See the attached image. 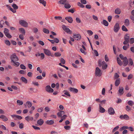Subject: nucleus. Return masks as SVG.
I'll use <instances>...</instances> for the list:
<instances>
[{
    "label": "nucleus",
    "instance_id": "obj_1",
    "mask_svg": "<svg viewBox=\"0 0 134 134\" xmlns=\"http://www.w3.org/2000/svg\"><path fill=\"white\" fill-rule=\"evenodd\" d=\"M130 36L129 34H126L124 36L125 41L123 42V44H127L129 42V39Z\"/></svg>",
    "mask_w": 134,
    "mask_h": 134
},
{
    "label": "nucleus",
    "instance_id": "obj_2",
    "mask_svg": "<svg viewBox=\"0 0 134 134\" xmlns=\"http://www.w3.org/2000/svg\"><path fill=\"white\" fill-rule=\"evenodd\" d=\"M10 59L11 62H14L18 61L19 60L18 57L15 54L11 56Z\"/></svg>",
    "mask_w": 134,
    "mask_h": 134
},
{
    "label": "nucleus",
    "instance_id": "obj_3",
    "mask_svg": "<svg viewBox=\"0 0 134 134\" xmlns=\"http://www.w3.org/2000/svg\"><path fill=\"white\" fill-rule=\"evenodd\" d=\"M102 74L100 70L98 67L96 68L95 71V75L96 76H100Z\"/></svg>",
    "mask_w": 134,
    "mask_h": 134
},
{
    "label": "nucleus",
    "instance_id": "obj_4",
    "mask_svg": "<svg viewBox=\"0 0 134 134\" xmlns=\"http://www.w3.org/2000/svg\"><path fill=\"white\" fill-rule=\"evenodd\" d=\"M19 23L20 25L25 27H28V24L24 20H20Z\"/></svg>",
    "mask_w": 134,
    "mask_h": 134
},
{
    "label": "nucleus",
    "instance_id": "obj_5",
    "mask_svg": "<svg viewBox=\"0 0 134 134\" xmlns=\"http://www.w3.org/2000/svg\"><path fill=\"white\" fill-rule=\"evenodd\" d=\"M45 90L47 92L49 93L53 92L54 91L53 89L51 88L49 85L46 86L45 87Z\"/></svg>",
    "mask_w": 134,
    "mask_h": 134
},
{
    "label": "nucleus",
    "instance_id": "obj_6",
    "mask_svg": "<svg viewBox=\"0 0 134 134\" xmlns=\"http://www.w3.org/2000/svg\"><path fill=\"white\" fill-rule=\"evenodd\" d=\"M62 27L63 30L66 32L69 33L71 34L72 33V31L69 28H67L66 26L64 25L62 26Z\"/></svg>",
    "mask_w": 134,
    "mask_h": 134
},
{
    "label": "nucleus",
    "instance_id": "obj_7",
    "mask_svg": "<svg viewBox=\"0 0 134 134\" xmlns=\"http://www.w3.org/2000/svg\"><path fill=\"white\" fill-rule=\"evenodd\" d=\"M44 53L47 55L51 56L52 57H53V55L51 54V51L48 49H43Z\"/></svg>",
    "mask_w": 134,
    "mask_h": 134
},
{
    "label": "nucleus",
    "instance_id": "obj_8",
    "mask_svg": "<svg viewBox=\"0 0 134 134\" xmlns=\"http://www.w3.org/2000/svg\"><path fill=\"white\" fill-rule=\"evenodd\" d=\"M108 112L110 115H113L115 113V111L112 107H110L108 110Z\"/></svg>",
    "mask_w": 134,
    "mask_h": 134
},
{
    "label": "nucleus",
    "instance_id": "obj_9",
    "mask_svg": "<svg viewBox=\"0 0 134 134\" xmlns=\"http://www.w3.org/2000/svg\"><path fill=\"white\" fill-rule=\"evenodd\" d=\"M120 118L122 120L125 119L127 120L130 119L129 116L127 114H125L124 115H121L120 116Z\"/></svg>",
    "mask_w": 134,
    "mask_h": 134
},
{
    "label": "nucleus",
    "instance_id": "obj_10",
    "mask_svg": "<svg viewBox=\"0 0 134 134\" xmlns=\"http://www.w3.org/2000/svg\"><path fill=\"white\" fill-rule=\"evenodd\" d=\"M120 29L118 23H116L114 26V30L115 32H117Z\"/></svg>",
    "mask_w": 134,
    "mask_h": 134
},
{
    "label": "nucleus",
    "instance_id": "obj_11",
    "mask_svg": "<svg viewBox=\"0 0 134 134\" xmlns=\"http://www.w3.org/2000/svg\"><path fill=\"white\" fill-rule=\"evenodd\" d=\"M69 90L71 92H72L74 93H77L78 91V90L75 88L70 87L69 89Z\"/></svg>",
    "mask_w": 134,
    "mask_h": 134
},
{
    "label": "nucleus",
    "instance_id": "obj_12",
    "mask_svg": "<svg viewBox=\"0 0 134 134\" xmlns=\"http://www.w3.org/2000/svg\"><path fill=\"white\" fill-rule=\"evenodd\" d=\"M73 37L75 39L77 40H80L81 37V35L79 34L74 35Z\"/></svg>",
    "mask_w": 134,
    "mask_h": 134
},
{
    "label": "nucleus",
    "instance_id": "obj_13",
    "mask_svg": "<svg viewBox=\"0 0 134 134\" xmlns=\"http://www.w3.org/2000/svg\"><path fill=\"white\" fill-rule=\"evenodd\" d=\"M119 95L120 96L122 95L124 93V88L122 87H119Z\"/></svg>",
    "mask_w": 134,
    "mask_h": 134
},
{
    "label": "nucleus",
    "instance_id": "obj_14",
    "mask_svg": "<svg viewBox=\"0 0 134 134\" xmlns=\"http://www.w3.org/2000/svg\"><path fill=\"white\" fill-rule=\"evenodd\" d=\"M65 19L70 23H72L73 21L72 18L70 16L65 17Z\"/></svg>",
    "mask_w": 134,
    "mask_h": 134
},
{
    "label": "nucleus",
    "instance_id": "obj_15",
    "mask_svg": "<svg viewBox=\"0 0 134 134\" xmlns=\"http://www.w3.org/2000/svg\"><path fill=\"white\" fill-rule=\"evenodd\" d=\"M101 66H102V69L103 70L105 69L107 66V64L104 61L102 62Z\"/></svg>",
    "mask_w": 134,
    "mask_h": 134
},
{
    "label": "nucleus",
    "instance_id": "obj_16",
    "mask_svg": "<svg viewBox=\"0 0 134 134\" xmlns=\"http://www.w3.org/2000/svg\"><path fill=\"white\" fill-rule=\"evenodd\" d=\"M125 58L123 60V62L124 63V66H126L128 64V60L126 57H125Z\"/></svg>",
    "mask_w": 134,
    "mask_h": 134
},
{
    "label": "nucleus",
    "instance_id": "obj_17",
    "mask_svg": "<svg viewBox=\"0 0 134 134\" xmlns=\"http://www.w3.org/2000/svg\"><path fill=\"white\" fill-rule=\"evenodd\" d=\"M54 123V121L53 120H48L46 121V124L50 125L53 124Z\"/></svg>",
    "mask_w": 134,
    "mask_h": 134
},
{
    "label": "nucleus",
    "instance_id": "obj_18",
    "mask_svg": "<svg viewBox=\"0 0 134 134\" xmlns=\"http://www.w3.org/2000/svg\"><path fill=\"white\" fill-rule=\"evenodd\" d=\"M0 118L2 119L4 121H7L8 120V119L6 116L3 115H2L0 116Z\"/></svg>",
    "mask_w": 134,
    "mask_h": 134
},
{
    "label": "nucleus",
    "instance_id": "obj_19",
    "mask_svg": "<svg viewBox=\"0 0 134 134\" xmlns=\"http://www.w3.org/2000/svg\"><path fill=\"white\" fill-rule=\"evenodd\" d=\"M25 119L27 121H32L33 120V118L32 117L30 116H26L25 118Z\"/></svg>",
    "mask_w": 134,
    "mask_h": 134
},
{
    "label": "nucleus",
    "instance_id": "obj_20",
    "mask_svg": "<svg viewBox=\"0 0 134 134\" xmlns=\"http://www.w3.org/2000/svg\"><path fill=\"white\" fill-rule=\"evenodd\" d=\"M99 111L101 113H104L105 111V110L101 106L100 104H99Z\"/></svg>",
    "mask_w": 134,
    "mask_h": 134
},
{
    "label": "nucleus",
    "instance_id": "obj_21",
    "mask_svg": "<svg viewBox=\"0 0 134 134\" xmlns=\"http://www.w3.org/2000/svg\"><path fill=\"white\" fill-rule=\"evenodd\" d=\"M44 122L43 120L41 119H40L37 121V124L39 125H42Z\"/></svg>",
    "mask_w": 134,
    "mask_h": 134
},
{
    "label": "nucleus",
    "instance_id": "obj_22",
    "mask_svg": "<svg viewBox=\"0 0 134 134\" xmlns=\"http://www.w3.org/2000/svg\"><path fill=\"white\" fill-rule=\"evenodd\" d=\"M125 25L127 26H128L130 25V22L129 20L128 19H126L124 22Z\"/></svg>",
    "mask_w": 134,
    "mask_h": 134
},
{
    "label": "nucleus",
    "instance_id": "obj_23",
    "mask_svg": "<svg viewBox=\"0 0 134 134\" xmlns=\"http://www.w3.org/2000/svg\"><path fill=\"white\" fill-rule=\"evenodd\" d=\"M121 12V10L119 8H116L115 10V13L116 14H119Z\"/></svg>",
    "mask_w": 134,
    "mask_h": 134
},
{
    "label": "nucleus",
    "instance_id": "obj_24",
    "mask_svg": "<svg viewBox=\"0 0 134 134\" xmlns=\"http://www.w3.org/2000/svg\"><path fill=\"white\" fill-rule=\"evenodd\" d=\"M120 83V80L119 78H118L115 81V85L116 86H118Z\"/></svg>",
    "mask_w": 134,
    "mask_h": 134
},
{
    "label": "nucleus",
    "instance_id": "obj_25",
    "mask_svg": "<svg viewBox=\"0 0 134 134\" xmlns=\"http://www.w3.org/2000/svg\"><path fill=\"white\" fill-rule=\"evenodd\" d=\"M102 24H103L105 26H108L109 24L108 21L105 20H103L102 22H101Z\"/></svg>",
    "mask_w": 134,
    "mask_h": 134
},
{
    "label": "nucleus",
    "instance_id": "obj_26",
    "mask_svg": "<svg viewBox=\"0 0 134 134\" xmlns=\"http://www.w3.org/2000/svg\"><path fill=\"white\" fill-rule=\"evenodd\" d=\"M19 31L22 33V34L25 35V31L24 29L23 28H20L19 29Z\"/></svg>",
    "mask_w": 134,
    "mask_h": 134
},
{
    "label": "nucleus",
    "instance_id": "obj_27",
    "mask_svg": "<svg viewBox=\"0 0 134 134\" xmlns=\"http://www.w3.org/2000/svg\"><path fill=\"white\" fill-rule=\"evenodd\" d=\"M7 6L8 8L9 7L10 10L12 11L13 13H16V10L15 9H13L10 6L8 5H7Z\"/></svg>",
    "mask_w": 134,
    "mask_h": 134
},
{
    "label": "nucleus",
    "instance_id": "obj_28",
    "mask_svg": "<svg viewBox=\"0 0 134 134\" xmlns=\"http://www.w3.org/2000/svg\"><path fill=\"white\" fill-rule=\"evenodd\" d=\"M21 80L24 82L26 83L27 82V80L24 77H22L21 78Z\"/></svg>",
    "mask_w": 134,
    "mask_h": 134
},
{
    "label": "nucleus",
    "instance_id": "obj_29",
    "mask_svg": "<svg viewBox=\"0 0 134 134\" xmlns=\"http://www.w3.org/2000/svg\"><path fill=\"white\" fill-rule=\"evenodd\" d=\"M117 60L118 63L120 66H121L122 65V62L120 60L119 58L118 57L117 58Z\"/></svg>",
    "mask_w": 134,
    "mask_h": 134
},
{
    "label": "nucleus",
    "instance_id": "obj_30",
    "mask_svg": "<svg viewBox=\"0 0 134 134\" xmlns=\"http://www.w3.org/2000/svg\"><path fill=\"white\" fill-rule=\"evenodd\" d=\"M5 69L7 71H8L9 69H12V67L10 65H8L7 66H6L5 67Z\"/></svg>",
    "mask_w": 134,
    "mask_h": 134
},
{
    "label": "nucleus",
    "instance_id": "obj_31",
    "mask_svg": "<svg viewBox=\"0 0 134 134\" xmlns=\"http://www.w3.org/2000/svg\"><path fill=\"white\" fill-rule=\"evenodd\" d=\"M26 104L28 108H30L32 105L31 103L29 101L27 102L26 103Z\"/></svg>",
    "mask_w": 134,
    "mask_h": 134
},
{
    "label": "nucleus",
    "instance_id": "obj_32",
    "mask_svg": "<svg viewBox=\"0 0 134 134\" xmlns=\"http://www.w3.org/2000/svg\"><path fill=\"white\" fill-rule=\"evenodd\" d=\"M39 2L42 4L44 7L46 6V2L44 0H39Z\"/></svg>",
    "mask_w": 134,
    "mask_h": 134
},
{
    "label": "nucleus",
    "instance_id": "obj_33",
    "mask_svg": "<svg viewBox=\"0 0 134 134\" xmlns=\"http://www.w3.org/2000/svg\"><path fill=\"white\" fill-rule=\"evenodd\" d=\"M17 104L19 105H21L23 104V102L20 100H18L16 101Z\"/></svg>",
    "mask_w": 134,
    "mask_h": 134
},
{
    "label": "nucleus",
    "instance_id": "obj_34",
    "mask_svg": "<svg viewBox=\"0 0 134 134\" xmlns=\"http://www.w3.org/2000/svg\"><path fill=\"white\" fill-rule=\"evenodd\" d=\"M64 6L65 8L66 9H69L71 7V5L69 3L65 4Z\"/></svg>",
    "mask_w": 134,
    "mask_h": 134
},
{
    "label": "nucleus",
    "instance_id": "obj_35",
    "mask_svg": "<svg viewBox=\"0 0 134 134\" xmlns=\"http://www.w3.org/2000/svg\"><path fill=\"white\" fill-rule=\"evenodd\" d=\"M66 1V0H60L58 2V3L61 4H65V3Z\"/></svg>",
    "mask_w": 134,
    "mask_h": 134
},
{
    "label": "nucleus",
    "instance_id": "obj_36",
    "mask_svg": "<svg viewBox=\"0 0 134 134\" xmlns=\"http://www.w3.org/2000/svg\"><path fill=\"white\" fill-rule=\"evenodd\" d=\"M43 31L44 33L47 34H48L49 33V30L46 28H44L43 29Z\"/></svg>",
    "mask_w": 134,
    "mask_h": 134
},
{
    "label": "nucleus",
    "instance_id": "obj_37",
    "mask_svg": "<svg viewBox=\"0 0 134 134\" xmlns=\"http://www.w3.org/2000/svg\"><path fill=\"white\" fill-rule=\"evenodd\" d=\"M9 31L8 29L6 28L4 29V32L5 35L9 33Z\"/></svg>",
    "mask_w": 134,
    "mask_h": 134
},
{
    "label": "nucleus",
    "instance_id": "obj_38",
    "mask_svg": "<svg viewBox=\"0 0 134 134\" xmlns=\"http://www.w3.org/2000/svg\"><path fill=\"white\" fill-rule=\"evenodd\" d=\"M129 44L128 43L127 44V45L126 46H124L123 47V49L125 50H126L127 48H129Z\"/></svg>",
    "mask_w": 134,
    "mask_h": 134
},
{
    "label": "nucleus",
    "instance_id": "obj_39",
    "mask_svg": "<svg viewBox=\"0 0 134 134\" xmlns=\"http://www.w3.org/2000/svg\"><path fill=\"white\" fill-rule=\"evenodd\" d=\"M54 55L56 57L60 56L61 54L59 52H55L54 54Z\"/></svg>",
    "mask_w": 134,
    "mask_h": 134
},
{
    "label": "nucleus",
    "instance_id": "obj_40",
    "mask_svg": "<svg viewBox=\"0 0 134 134\" xmlns=\"http://www.w3.org/2000/svg\"><path fill=\"white\" fill-rule=\"evenodd\" d=\"M5 43L8 46H9L10 45V43L9 41L7 40L5 41Z\"/></svg>",
    "mask_w": 134,
    "mask_h": 134
},
{
    "label": "nucleus",
    "instance_id": "obj_41",
    "mask_svg": "<svg viewBox=\"0 0 134 134\" xmlns=\"http://www.w3.org/2000/svg\"><path fill=\"white\" fill-rule=\"evenodd\" d=\"M122 30L123 31H128V30L126 27L124 25H123L122 26Z\"/></svg>",
    "mask_w": 134,
    "mask_h": 134
},
{
    "label": "nucleus",
    "instance_id": "obj_42",
    "mask_svg": "<svg viewBox=\"0 0 134 134\" xmlns=\"http://www.w3.org/2000/svg\"><path fill=\"white\" fill-rule=\"evenodd\" d=\"M78 5L81 8H83L84 7V6L80 2H78L77 3Z\"/></svg>",
    "mask_w": 134,
    "mask_h": 134
},
{
    "label": "nucleus",
    "instance_id": "obj_43",
    "mask_svg": "<svg viewBox=\"0 0 134 134\" xmlns=\"http://www.w3.org/2000/svg\"><path fill=\"white\" fill-rule=\"evenodd\" d=\"M19 73L21 74H24L26 73V71L21 70L19 71Z\"/></svg>",
    "mask_w": 134,
    "mask_h": 134
},
{
    "label": "nucleus",
    "instance_id": "obj_44",
    "mask_svg": "<svg viewBox=\"0 0 134 134\" xmlns=\"http://www.w3.org/2000/svg\"><path fill=\"white\" fill-rule=\"evenodd\" d=\"M54 19L56 20H61L62 19V18L60 16H55L54 17Z\"/></svg>",
    "mask_w": 134,
    "mask_h": 134
},
{
    "label": "nucleus",
    "instance_id": "obj_45",
    "mask_svg": "<svg viewBox=\"0 0 134 134\" xmlns=\"http://www.w3.org/2000/svg\"><path fill=\"white\" fill-rule=\"evenodd\" d=\"M87 34L89 35L90 36H91L93 34V32L91 30H88L87 31Z\"/></svg>",
    "mask_w": 134,
    "mask_h": 134
},
{
    "label": "nucleus",
    "instance_id": "obj_46",
    "mask_svg": "<svg viewBox=\"0 0 134 134\" xmlns=\"http://www.w3.org/2000/svg\"><path fill=\"white\" fill-rule=\"evenodd\" d=\"M12 6L14 8V9L16 10L18 8V6L15 4H13Z\"/></svg>",
    "mask_w": 134,
    "mask_h": 134
},
{
    "label": "nucleus",
    "instance_id": "obj_47",
    "mask_svg": "<svg viewBox=\"0 0 134 134\" xmlns=\"http://www.w3.org/2000/svg\"><path fill=\"white\" fill-rule=\"evenodd\" d=\"M13 63H14V65L16 67L18 66L20 64L18 62H14Z\"/></svg>",
    "mask_w": 134,
    "mask_h": 134
},
{
    "label": "nucleus",
    "instance_id": "obj_48",
    "mask_svg": "<svg viewBox=\"0 0 134 134\" xmlns=\"http://www.w3.org/2000/svg\"><path fill=\"white\" fill-rule=\"evenodd\" d=\"M128 61L131 65H132L133 64V61L131 59H129Z\"/></svg>",
    "mask_w": 134,
    "mask_h": 134
},
{
    "label": "nucleus",
    "instance_id": "obj_49",
    "mask_svg": "<svg viewBox=\"0 0 134 134\" xmlns=\"http://www.w3.org/2000/svg\"><path fill=\"white\" fill-rule=\"evenodd\" d=\"M60 61L61 63L63 64H64L65 63V60L62 58L60 59Z\"/></svg>",
    "mask_w": 134,
    "mask_h": 134
},
{
    "label": "nucleus",
    "instance_id": "obj_50",
    "mask_svg": "<svg viewBox=\"0 0 134 134\" xmlns=\"http://www.w3.org/2000/svg\"><path fill=\"white\" fill-rule=\"evenodd\" d=\"M129 129V127L127 126H124L121 127L120 129V130L121 131L125 129Z\"/></svg>",
    "mask_w": 134,
    "mask_h": 134
},
{
    "label": "nucleus",
    "instance_id": "obj_51",
    "mask_svg": "<svg viewBox=\"0 0 134 134\" xmlns=\"http://www.w3.org/2000/svg\"><path fill=\"white\" fill-rule=\"evenodd\" d=\"M130 18L132 21L133 23H134V15H130Z\"/></svg>",
    "mask_w": 134,
    "mask_h": 134
},
{
    "label": "nucleus",
    "instance_id": "obj_52",
    "mask_svg": "<svg viewBox=\"0 0 134 134\" xmlns=\"http://www.w3.org/2000/svg\"><path fill=\"white\" fill-rule=\"evenodd\" d=\"M64 92H65L64 93V94L66 96H68L69 97L70 96V95L69 93L68 92L64 90Z\"/></svg>",
    "mask_w": 134,
    "mask_h": 134
},
{
    "label": "nucleus",
    "instance_id": "obj_53",
    "mask_svg": "<svg viewBox=\"0 0 134 134\" xmlns=\"http://www.w3.org/2000/svg\"><path fill=\"white\" fill-rule=\"evenodd\" d=\"M76 22L78 23H80L81 22L80 19L78 17H77L76 18Z\"/></svg>",
    "mask_w": 134,
    "mask_h": 134
},
{
    "label": "nucleus",
    "instance_id": "obj_54",
    "mask_svg": "<svg viewBox=\"0 0 134 134\" xmlns=\"http://www.w3.org/2000/svg\"><path fill=\"white\" fill-rule=\"evenodd\" d=\"M130 42L131 44H133L134 43V38H131L130 40Z\"/></svg>",
    "mask_w": 134,
    "mask_h": 134
},
{
    "label": "nucleus",
    "instance_id": "obj_55",
    "mask_svg": "<svg viewBox=\"0 0 134 134\" xmlns=\"http://www.w3.org/2000/svg\"><path fill=\"white\" fill-rule=\"evenodd\" d=\"M20 67L21 69L24 70H25L26 69V67L23 64H21L20 65Z\"/></svg>",
    "mask_w": 134,
    "mask_h": 134
},
{
    "label": "nucleus",
    "instance_id": "obj_56",
    "mask_svg": "<svg viewBox=\"0 0 134 134\" xmlns=\"http://www.w3.org/2000/svg\"><path fill=\"white\" fill-rule=\"evenodd\" d=\"M24 35L21 34L19 35V38L21 40H23L24 39Z\"/></svg>",
    "mask_w": 134,
    "mask_h": 134
},
{
    "label": "nucleus",
    "instance_id": "obj_57",
    "mask_svg": "<svg viewBox=\"0 0 134 134\" xmlns=\"http://www.w3.org/2000/svg\"><path fill=\"white\" fill-rule=\"evenodd\" d=\"M54 43L55 42L58 43L59 42V40L57 38H54Z\"/></svg>",
    "mask_w": 134,
    "mask_h": 134
},
{
    "label": "nucleus",
    "instance_id": "obj_58",
    "mask_svg": "<svg viewBox=\"0 0 134 134\" xmlns=\"http://www.w3.org/2000/svg\"><path fill=\"white\" fill-rule=\"evenodd\" d=\"M119 128V126H117L115 127L113 130L112 132H114L116 131Z\"/></svg>",
    "mask_w": 134,
    "mask_h": 134
},
{
    "label": "nucleus",
    "instance_id": "obj_59",
    "mask_svg": "<svg viewBox=\"0 0 134 134\" xmlns=\"http://www.w3.org/2000/svg\"><path fill=\"white\" fill-rule=\"evenodd\" d=\"M32 127L34 129L36 130H40V128L39 127H38L37 126L34 125H32Z\"/></svg>",
    "mask_w": 134,
    "mask_h": 134
},
{
    "label": "nucleus",
    "instance_id": "obj_60",
    "mask_svg": "<svg viewBox=\"0 0 134 134\" xmlns=\"http://www.w3.org/2000/svg\"><path fill=\"white\" fill-rule=\"evenodd\" d=\"M24 126V124L23 123H21L19 125V127L20 129H22L23 128Z\"/></svg>",
    "mask_w": 134,
    "mask_h": 134
},
{
    "label": "nucleus",
    "instance_id": "obj_61",
    "mask_svg": "<svg viewBox=\"0 0 134 134\" xmlns=\"http://www.w3.org/2000/svg\"><path fill=\"white\" fill-rule=\"evenodd\" d=\"M71 127L70 126H64V128L66 130H69L70 129Z\"/></svg>",
    "mask_w": 134,
    "mask_h": 134
},
{
    "label": "nucleus",
    "instance_id": "obj_62",
    "mask_svg": "<svg viewBox=\"0 0 134 134\" xmlns=\"http://www.w3.org/2000/svg\"><path fill=\"white\" fill-rule=\"evenodd\" d=\"M128 103L129 105L131 106L133 104V102L131 100L129 101L128 102Z\"/></svg>",
    "mask_w": 134,
    "mask_h": 134
},
{
    "label": "nucleus",
    "instance_id": "obj_63",
    "mask_svg": "<svg viewBox=\"0 0 134 134\" xmlns=\"http://www.w3.org/2000/svg\"><path fill=\"white\" fill-rule=\"evenodd\" d=\"M5 35L7 37L10 38L12 37V36L9 33L6 34Z\"/></svg>",
    "mask_w": 134,
    "mask_h": 134
},
{
    "label": "nucleus",
    "instance_id": "obj_64",
    "mask_svg": "<svg viewBox=\"0 0 134 134\" xmlns=\"http://www.w3.org/2000/svg\"><path fill=\"white\" fill-rule=\"evenodd\" d=\"M43 110V108L42 107L38 108L37 110V111L39 112H41Z\"/></svg>",
    "mask_w": 134,
    "mask_h": 134
}]
</instances>
